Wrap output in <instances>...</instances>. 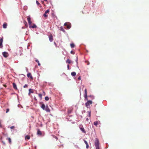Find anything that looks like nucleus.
<instances>
[{"mask_svg": "<svg viewBox=\"0 0 149 149\" xmlns=\"http://www.w3.org/2000/svg\"><path fill=\"white\" fill-rule=\"evenodd\" d=\"M84 142L86 145L88 144L86 140H84Z\"/></svg>", "mask_w": 149, "mask_h": 149, "instance_id": "nucleus-35", "label": "nucleus"}, {"mask_svg": "<svg viewBox=\"0 0 149 149\" xmlns=\"http://www.w3.org/2000/svg\"><path fill=\"white\" fill-rule=\"evenodd\" d=\"M30 136L29 135H26L25 136V139H30Z\"/></svg>", "mask_w": 149, "mask_h": 149, "instance_id": "nucleus-20", "label": "nucleus"}, {"mask_svg": "<svg viewBox=\"0 0 149 149\" xmlns=\"http://www.w3.org/2000/svg\"><path fill=\"white\" fill-rule=\"evenodd\" d=\"M95 146L96 147V149H99V146Z\"/></svg>", "mask_w": 149, "mask_h": 149, "instance_id": "nucleus-30", "label": "nucleus"}, {"mask_svg": "<svg viewBox=\"0 0 149 149\" xmlns=\"http://www.w3.org/2000/svg\"><path fill=\"white\" fill-rule=\"evenodd\" d=\"M9 111V109H6V113H8Z\"/></svg>", "mask_w": 149, "mask_h": 149, "instance_id": "nucleus-32", "label": "nucleus"}, {"mask_svg": "<svg viewBox=\"0 0 149 149\" xmlns=\"http://www.w3.org/2000/svg\"><path fill=\"white\" fill-rule=\"evenodd\" d=\"M8 141L10 144L11 143V139L10 138H8Z\"/></svg>", "mask_w": 149, "mask_h": 149, "instance_id": "nucleus-26", "label": "nucleus"}, {"mask_svg": "<svg viewBox=\"0 0 149 149\" xmlns=\"http://www.w3.org/2000/svg\"><path fill=\"white\" fill-rule=\"evenodd\" d=\"M61 28H62V27H61Z\"/></svg>", "mask_w": 149, "mask_h": 149, "instance_id": "nucleus-46", "label": "nucleus"}, {"mask_svg": "<svg viewBox=\"0 0 149 149\" xmlns=\"http://www.w3.org/2000/svg\"><path fill=\"white\" fill-rule=\"evenodd\" d=\"M45 100L46 101H48L49 100V98L48 97L46 96L45 97Z\"/></svg>", "mask_w": 149, "mask_h": 149, "instance_id": "nucleus-27", "label": "nucleus"}, {"mask_svg": "<svg viewBox=\"0 0 149 149\" xmlns=\"http://www.w3.org/2000/svg\"><path fill=\"white\" fill-rule=\"evenodd\" d=\"M49 11V10H46L45 13L43 15L45 17H47V13H48Z\"/></svg>", "mask_w": 149, "mask_h": 149, "instance_id": "nucleus-7", "label": "nucleus"}, {"mask_svg": "<svg viewBox=\"0 0 149 149\" xmlns=\"http://www.w3.org/2000/svg\"><path fill=\"white\" fill-rule=\"evenodd\" d=\"M36 62H37V63H38V65H39V66L40 65V64L39 63V61L38 60H37V59L36 60Z\"/></svg>", "mask_w": 149, "mask_h": 149, "instance_id": "nucleus-24", "label": "nucleus"}, {"mask_svg": "<svg viewBox=\"0 0 149 149\" xmlns=\"http://www.w3.org/2000/svg\"><path fill=\"white\" fill-rule=\"evenodd\" d=\"M45 110L47 112H49L50 111V110L47 105L46 107Z\"/></svg>", "mask_w": 149, "mask_h": 149, "instance_id": "nucleus-11", "label": "nucleus"}, {"mask_svg": "<svg viewBox=\"0 0 149 149\" xmlns=\"http://www.w3.org/2000/svg\"><path fill=\"white\" fill-rule=\"evenodd\" d=\"M36 3L38 5H39L40 4V3L38 1H36Z\"/></svg>", "mask_w": 149, "mask_h": 149, "instance_id": "nucleus-34", "label": "nucleus"}, {"mask_svg": "<svg viewBox=\"0 0 149 149\" xmlns=\"http://www.w3.org/2000/svg\"><path fill=\"white\" fill-rule=\"evenodd\" d=\"M29 94L30 93H33V91L31 89H29Z\"/></svg>", "mask_w": 149, "mask_h": 149, "instance_id": "nucleus-23", "label": "nucleus"}, {"mask_svg": "<svg viewBox=\"0 0 149 149\" xmlns=\"http://www.w3.org/2000/svg\"><path fill=\"white\" fill-rule=\"evenodd\" d=\"M39 97L41 99H42V94L40 93H39L38 94Z\"/></svg>", "mask_w": 149, "mask_h": 149, "instance_id": "nucleus-28", "label": "nucleus"}, {"mask_svg": "<svg viewBox=\"0 0 149 149\" xmlns=\"http://www.w3.org/2000/svg\"><path fill=\"white\" fill-rule=\"evenodd\" d=\"M53 137L56 140L58 139V138L57 136H53Z\"/></svg>", "mask_w": 149, "mask_h": 149, "instance_id": "nucleus-31", "label": "nucleus"}, {"mask_svg": "<svg viewBox=\"0 0 149 149\" xmlns=\"http://www.w3.org/2000/svg\"><path fill=\"white\" fill-rule=\"evenodd\" d=\"M36 24H33L32 26L31 25V28H36Z\"/></svg>", "mask_w": 149, "mask_h": 149, "instance_id": "nucleus-22", "label": "nucleus"}, {"mask_svg": "<svg viewBox=\"0 0 149 149\" xmlns=\"http://www.w3.org/2000/svg\"><path fill=\"white\" fill-rule=\"evenodd\" d=\"M14 128H15V127L14 126H12L10 127V128L11 129H13Z\"/></svg>", "mask_w": 149, "mask_h": 149, "instance_id": "nucleus-37", "label": "nucleus"}, {"mask_svg": "<svg viewBox=\"0 0 149 149\" xmlns=\"http://www.w3.org/2000/svg\"><path fill=\"white\" fill-rule=\"evenodd\" d=\"M99 141L98 139H96L95 140V146H99Z\"/></svg>", "mask_w": 149, "mask_h": 149, "instance_id": "nucleus-6", "label": "nucleus"}, {"mask_svg": "<svg viewBox=\"0 0 149 149\" xmlns=\"http://www.w3.org/2000/svg\"><path fill=\"white\" fill-rule=\"evenodd\" d=\"M45 105L44 104H42L41 106V108L44 110L45 109Z\"/></svg>", "mask_w": 149, "mask_h": 149, "instance_id": "nucleus-15", "label": "nucleus"}, {"mask_svg": "<svg viewBox=\"0 0 149 149\" xmlns=\"http://www.w3.org/2000/svg\"><path fill=\"white\" fill-rule=\"evenodd\" d=\"M27 19L28 23L29 24V28H31L32 22L31 21V19L30 17V16H28L27 18Z\"/></svg>", "mask_w": 149, "mask_h": 149, "instance_id": "nucleus-1", "label": "nucleus"}, {"mask_svg": "<svg viewBox=\"0 0 149 149\" xmlns=\"http://www.w3.org/2000/svg\"><path fill=\"white\" fill-rule=\"evenodd\" d=\"M43 95H45V93L44 91H43Z\"/></svg>", "mask_w": 149, "mask_h": 149, "instance_id": "nucleus-41", "label": "nucleus"}, {"mask_svg": "<svg viewBox=\"0 0 149 149\" xmlns=\"http://www.w3.org/2000/svg\"><path fill=\"white\" fill-rule=\"evenodd\" d=\"M73 109L72 108H69L68 111V114H70L72 111Z\"/></svg>", "mask_w": 149, "mask_h": 149, "instance_id": "nucleus-8", "label": "nucleus"}, {"mask_svg": "<svg viewBox=\"0 0 149 149\" xmlns=\"http://www.w3.org/2000/svg\"><path fill=\"white\" fill-rule=\"evenodd\" d=\"M85 94L84 95V97L86 100H87V95L86 89H85L84 91Z\"/></svg>", "mask_w": 149, "mask_h": 149, "instance_id": "nucleus-4", "label": "nucleus"}, {"mask_svg": "<svg viewBox=\"0 0 149 149\" xmlns=\"http://www.w3.org/2000/svg\"><path fill=\"white\" fill-rule=\"evenodd\" d=\"M13 87L14 88V89L15 90H17V86H16V84L15 83H13Z\"/></svg>", "mask_w": 149, "mask_h": 149, "instance_id": "nucleus-14", "label": "nucleus"}, {"mask_svg": "<svg viewBox=\"0 0 149 149\" xmlns=\"http://www.w3.org/2000/svg\"><path fill=\"white\" fill-rule=\"evenodd\" d=\"M94 125L97 127V125L98 124V122L97 121H95L93 123Z\"/></svg>", "mask_w": 149, "mask_h": 149, "instance_id": "nucleus-19", "label": "nucleus"}, {"mask_svg": "<svg viewBox=\"0 0 149 149\" xmlns=\"http://www.w3.org/2000/svg\"><path fill=\"white\" fill-rule=\"evenodd\" d=\"M66 62L69 64H70L71 63V61L69 59H68L66 60Z\"/></svg>", "mask_w": 149, "mask_h": 149, "instance_id": "nucleus-21", "label": "nucleus"}, {"mask_svg": "<svg viewBox=\"0 0 149 149\" xmlns=\"http://www.w3.org/2000/svg\"><path fill=\"white\" fill-rule=\"evenodd\" d=\"M3 56L5 57H7L8 56V54L6 52H4L3 53Z\"/></svg>", "mask_w": 149, "mask_h": 149, "instance_id": "nucleus-9", "label": "nucleus"}, {"mask_svg": "<svg viewBox=\"0 0 149 149\" xmlns=\"http://www.w3.org/2000/svg\"><path fill=\"white\" fill-rule=\"evenodd\" d=\"M4 86L5 87H6V85H4Z\"/></svg>", "mask_w": 149, "mask_h": 149, "instance_id": "nucleus-44", "label": "nucleus"}, {"mask_svg": "<svg viewBox=\"0 0 149 149\" xmlns=\"http://www.w3.org/2000/svg\"><path fill=\"white\" fill-rule=\"evenodd\" d=\"M64 26H66L67 28H70L71 27V24L68 22L65 23L64 24Z\"/></svg>", "mask_w": 149, "mask_h": 149, "instance_id": "nucleus-2", "label": "nucleus"}, {"mask_svg": "<svg viewBox=\"0 0 149 149\" xmlns=\"http://www.w3.org/2000/svg\"><path fill=\"white\" fill-rule=\"evenodd\" d=\"M81 79V77L79 76L78 78V79L79 80H80Z\"/></svg>", "mask_w": 149, "mask_h": 149, "instance_id": "nucleus-38", "label": "nucleus"}, {"mask_svg": "<svg viewBox=\"0 0 149 149\" xmlns=\"http://www.w3.org/2000/svg\"><path fill=\"white\" fill-rule=\"evenodd\" d=\"M70 45L71 48H73L75 46V45L73 43L71 44Z\"/></svg>", "mask_w": 149, "mask_h": 149, "instance_id": "nucleus-25", "label": "nucleus"}, {"mask_svg": "<svg viewBox=\"0 0 149 149\" xmlns=\"http://www.w3.org/2000/svg\"><path fill=\"white\" fill-rule=\"evenodd\" d=\"M86 120L88 121V118H87L86 119Z\"/></svg>", "mask_w": 149, "mask_h": 149, "instance_id": "nucleus-45", "label": "nucleus"}, {"mask_svg": "<svg viewBox=\"0 0 149 149\" xmlns=\"http://www.w3.org/2000/svg\"><path fill=\"white\" fill-rule=\"evenodd\" d=\"M92 104V101L91 100L88 101L86 104L85 105L86 107H88L90 105V104Z\"/></svg>", "mask_w": 149, "mask_h": 149, "instance_id": "nucleus-3", "label": "nucleus"}, {"mask_svg": "<svg viewBox=\"0 0 149 149\" xmlns=\"http://www.w3.org/2000/svg\"><path fill=\"white\" fill-rule=\"evenodd\" d=\"M3 41V38H1L0 39V47L2 45V43Z\"/></svg>", "mask_w": 149, "mask_h": 149, "instance_id": "nucleus-18", "label": "nucleus"}, {"mask_svg": "<svg viewBox=\"0 0 149 149\" xmlns=\"http://www.w3.org/2000/svg\"><path fill=\"white\" fill-rule=\"evenodd\" d=\"M71 75L72 76H74L76 75V73L74 72H71Z\"/></svg>", "mask_w": 149, "mask_h": 149, "instance_id": "nucleus-17", "label": "nucleus"}, {"mask_svg": "<svg viewBox=\"0 0 149 149\" xmlns=\"http://www.w3.org/2000/svg\"><path fill=\"white\" fill-rule=\"evenodd\" d=\"M37 134L38 135H41L42 134L41 131L39 129H37Z\"/></svg>", "mask_w": 149, "mask_h": 149, "instance_id": "nucleus-12", "label": "nucleus"}, {"mask_svg": "<svg viewBox=\"0 0 149 149\" xmlns=\"http://www.w3.org/2000/svg\"><path fill=\"white\" fill-rule=\"evenodd\" d=\"M34 100H35L36 101L37 100V99H36V97H35L34 98Z\"/></svg>", "mask_w": 149, "mask_h": 149, "instance_id": "nucleus-43", "label": "nucleus"}, {"mask_svg": "<svg viewBox=\"0 0 149 149\" xmlns=\"http://www.w3.org/2000/svg\"><path fill=\"white\" fill-rule=\"evenodd\" d=\"M81 126H80L79 127V128L81 130L82 132L85 133L86 132L83 127H81Z\"/></svg>", "mask_w": 149, "mask_h": 149, "instance_id": "nucleus-5", "label": "nucleus"}, {"mask_svg": "<svg viewBox=\"0 0 149 149\" xmlns=\"http://www.w3.org/2000/svg\"><path fill=\"white\" fill-rule=\"evenodd\" d=\"M49 41L51 42H52L53 40V38L52 35V34H50L49 36Z\"/></svg>", "mask_w": 149, "mask_h": 149, "instance_id": "nucleus-10", "label": "nucleus"}, {"mask_svg": "<svg viewBox=\"0 0 149 149\" xmlns=\"http://www.w3.org/2000/svg\"><path fill=\"white\" fill-rule=\"evenodd\" d=\"M28 77H30L31 79H33V77L31 75V74L30 73H29L27 74Z\"/></svg>", "mask_w": 149, "mask_h": 149, "instance_id": "nucleus-13", "label": "nucleus"}, {"mask_svg": "<svg viewBox=\"0 0 149 149\" xmlns=\"http://www.w3.org/2000/svg\"><path fill=\"white\" fill-rule=\"evenodd\" d=\"M28 86V85L27 84H25L24 86V88H26Z\"/></svg>", "mask_w": 149, "mask_h": 149, "instance_id": "nucleus-33", "label": "nucleus"}, {"mask_svg": "<svg viewBox=\"0 0 149 149\" xmlns=\"http://www.w3.org/2000/svg\"><path fill=\"white\" fill-rule=\"evenodd\" d=\"M88 147H89V146H88V144L86 145V148H88Z\"/></svg>", "mask_w": 149, "mask_h": 149, "instance_id": "nucleus-40", "label": "nucleus"}, {"mask_svg": "<svg viewBox=\"0 0 149 149\" xmlns=\"http://www.w3.org/2000/svg\"><path fill=\"white\" fill-rule=\"evenodd\" d=\"M60 31H62L63 32H64L65 31L64 29H60Z\"/></svg>", "mask_w": 149, "mask_h": 149, "instance_id": "nucleus-36", "label": "nucleus"}, {"mask_svg": "<svg viewBox=\"0 0 149 149\" xmlns=\"http://www.w3.org/2000/svg\"><path fill=\"white\" fill-rule=\"evenodd\" d=\"M67 68L68 70L69 69V66L68 65H67Z\"/></svg>", "mask_w": 149, "mask_h": 149, "instance_id": "nucleus-42", "label": "nucleus"}, {"mask_svg": "<svg viewBox=\"0 0 149 149\" xmlns=\"http://www.w3.org/2000/svg\"><path fill=\"white\" fill-rule=\"evenodd\" d=\"M70 53H71V54H74L75 53L73 51H71L70 52Z\"/></svg>", "mask_w": 149, "mask_h": 149, "instance_id": "nucleus-29", "label": "nucleus"}, {"mask_svg": "<svg viewBox=\"0 0 149 149\" xmlns=\"http://www.w3.org/2000/svg\"><path fill=\"white\" fill-rule=\"evenodd\" d=\"M7 24L6 23H4L3 24V28H6L7 27Z\"/></svg>", "mask_w": 149, "mask_h": 149, "instance_id": "nucleus-16", "label": "nucleus"}, {"mask_svg": "<svg viewBox=\"0 0 149 149\" xmlns=\"http://www.w3.org/2000/svg\"><path fill=\"white\" fill-rule=\"evenodd\" d=\"M86 62L87 63V65H89V63L88 61H86Z\"/></svg>", "mask_w": 149, "mask_h": 149, "instance_id": "nucleus-39", "label": "nucleus"}]
</instances>
